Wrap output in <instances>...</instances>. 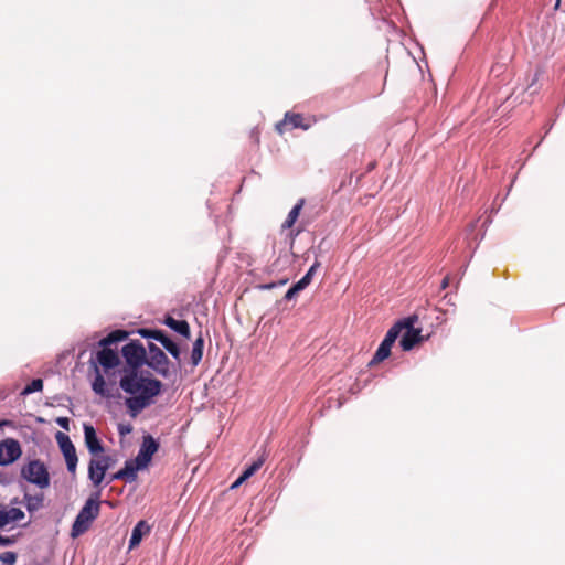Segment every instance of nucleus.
<instances>
[{"instance_id":"f257e3e1","label":"nucleus","mask_w":565,"mask_h":565,"mask_svg":"<svg viewBox=\"0 0 565 565\" xmlns=\"http://www.w3.org/2000/svg\"><path fill=\"white\" fill-rule=\"evenodd\" d=\"M120 388L129 394L125 405L131 418H136L145 408L153 403V397L160 394L162 383L145 376L139 370H125L119 381Z\"/></svg>"},{"instance_id":"f03ea898","label":"nucleus","mask_w":565,"mask_h":565,"mask_svg":"<svg viewBox=\"0 0 565 565\" xmlns=\"http://www.w3.org/2000/svg\"><path fill=\"white\" fill-rule=\"evenodd\" d=\"M127 338V331L115 330L99 341L102 349L96 353V361L105 371L114 369L120 363L118 353L111 350L109 347L116 342L124 341Z\"/></svg>"},{"instance_id":"7ed1b4c3","label":"nucleus","mask_w":565,"mask_h":565,"mask_svg":"<svg viewBox=\"0 0 565 565\" xmlns=\"http://www.w3.org/2000/svg\"><path fill=\"white\" fill-rule=\"evenodd\" d=\"M100 491L88 498L84 507L78 512L71 530L72 537H78L90 527L93 521L99 515Z\"/></svg>"},{"instance_id":"20e7f679","label":"nucleus","mask_w":565,"mask_h":565,"mask_svg":"<svg viewBox=\"0 0 565 565\" xmlns=\"http://www.w3.org/2000/svg\"><path fill=\"white\" fill-rule=\"evenodd\" d=\"M21 477L40 489L47 488L51 482L49 470L40 459L31 460L24 465L21 468Z\"/></svg>"},{"instance_id":"39448f33","label":"nucleus","mask_w":565,"mask_h":565,"mask_svg":"<svg viewBox=\"0 0 565 565\" xmlns=\"http://www.w3.org/2000/svg\"><path fill=\"white\" fill-rule=\"evenodd\" d=\"M145 364L162 377L167 379L170 376V361L168 356L152 342L148 344Z\"/></svg>"},{"instance_id":"423d86ee","label":"nucleus","mask_w":565,"mask_h":565,"mask_svg":"<svg viewBox=\"0 0 565 565\" xmlns=\"http://www.w3.org/2000/svg\"><path fill=\"white\" fill-rule=\"evenodd\" d=\"M115 463V459L107 455L94 456L88 463V478L95 487L103 482L106 471Z\"/></svg>"},{"instance_id":"0eeeda50","label":"nucleus","mask_w":565,"mask_h":565,"mask_svg":"<svg viewBox=\"0 0 565 565\" xmlns=\"http://www.w3.org/2000/svg\"><path fill=\"white\" fill-rule=\"evenodd\" d=\"M121 353L129 366L128 370H139L145 364L147 351L138 340H132L124 345Z\"/></svg>"},{"instance_id":"6e6552de","label":"nucleus","mask_w":565,"mask_h":565,"mask_svg":"<svg viewBox=\"0 0 565 565\" xmlns=\"http://www.w3.org/2000/svg\"><path fill=\"white\" fill-rule=\"evenodd\" d=\"M55 439L65 458L67 470L70 471V473L74 476L76 473V467L78 461L75 446L73 445L70 437L62 431L56 433Z\"/></svg>"},{"instance_id":"1a4fd4ad","label":"nucleus","mask_w":565,"mask_h":565,"mask_svg":"<svg viewBox=\"0 0 565 565\" xmlns=\"http://www.w3.org/2000/svg\"><path fill=\"white\" fill-rule=\"evenodd\" d=\"M138 333L146 339H154L178 361H180V348L162 330L139 329Z\"/></svg>"},{"instance_id":"9d476101","label":"nucleus","mask_w":565,"mask_h":565,"mask_svg":"<svg viewBox=\"0 0 565 565\" xmlns=\"http://www.w3.org/2000/svg\"><path fill=\"white\" fill-rule=\"evenodd\" d=\"M399 337V332L397 327H391L388 331L385 334V338L379 345L375 354L373 355L370 365H375L385 359H387L391 354V349L393 344L395 343L396 339Z\"/></svg>"},{"instance_id":"9b49d317","label":"nucleus","mask_w":565,"mask_h":565,"mask_svg":"<svg viewBox=\"0 0 565 565\" xmlns=\"http://www.w3.org/2000/svg\"><path fill=\"white\" fill-rule=\"evenodd\" d=\"M22 455L20 443L13 438L0 441V466H9Z\"/></svg>"},{"instance_id":"f8f14e48","label":"nucleus","mask_w":565,"mask_h":565,"mask_svg":"<svg viewBox=\"0 0 565 565\" xmlns=\"http://www.w3.org/2000/svg\"><path fill=\"white\" fill-rule=\"evenodd\" d=\"M288 126L292 129L300 128L302 130H308L312 126V122L307 120L301 114L287 111L284 119L278 121L275 128L279 135H282L287 130Z\"/></svg>"},{"instance_id":"ddd939ff","label":"nucleus","mask_w":565,"mask_h":565,"mask_svg":"<svg viewBox=\"0 0 565 565\" xmlns=\"http://www.w3.org/2000/svg\"><path fill=\"white\" fill-rule=\"evenodd\" d=\"M158 449L159 443L151 435L143 436L141 446L136 457L138 467L147 468L152 459V456L158 451Z\"/></svg>"},{"instance_id":"4468645a","label":"nucleus","mask_w":565,"mask_h":565,"mask_svg":"<svg viewBox=\"0 0 565 565\" xmlns=\"http://www.w3.org/2000/svg\"><path fill=\"white\" fill-rule=\"evenodd\" d=\"M84 438L88 451L93 455H99L104 451V447L97 437L96 430L92 425H84Z\"/></svg>"},{"instance_id":"2eb2a0df","label":"nucleus","mask_w":565,"mask_h":565,"mask_svg":"<svg viewBox=\"0 0 565 565\" xmlns=\"http://www.w3.org/2000/svg\"><path fill=\"white\" fill-rule=\"evenodd\" d=\"M405 333L402 335L399 345L403 351H411L416 344L424 341L420 329H405Z\"/></svg>"},{"instance_id":"dca6fc26","label":"nucleus","mask_w":565,"mask_h":565,"mask_svg":"<svg viewBox=\"0 0 565 565\" xmlns=\"http://www.w3.org/2000/svg\"><path fill=\"white\" fill-rule=\"evenodd\" d=\"M45 495L43 492H36L34 494L24 492L23 494V503L29 513H34L41 510L44 507Z\"/></svg>"},{"instance_id":"f3484780","label":"nucleus","mask_w":565,"mask_h":565,"mask_svg":"<svg viewBox=\"0 0 565 565\" xmlns=\"http://www.w3.org/2000/svg\"><path fill=\"white\" fill-rule=\"evenodd\" d=\"M150 530L151 527L146 521H139L132 529L131 536L129 539V548L132 550L138 546L143 535L149 534Z\"/></svg>"},{"instance_id":"a211bd4d","label":"nucleus","mask_w":565,"mask_h":565,"mask_svg":"<svg viewBox=\"0 0 565 565\" xmlns=\"http://www.w3.org/2000/svg\"><path fill=\"white\" fill-rule=\"evenodd\" d=\"M163 323L172 329L173 331L178 332L179 334L183 335L186 339H190L191 331L190 326L185 320H177L171 316H167L164 318Z\"/></svg>"},{"instance_id":"6ab92c4d","label":"nucleus","mask_w":565,"mask_h":565,"mask_svg":"<svg viewBox=\"0 0 565 565\" xmlns=\"http://www.w3.org/2000/svg\"><path fill=\"white\" fill-rule=\"evenodd\" d=\"M305 204V200L303 199H300L297 204L290 210L287 218L285 220V222L282 223L281 227L285 230V228H291L294 226V224L296 223V221L298 220L299 215H300V212H301V209Z\"/></svg>"},{"instance_id":"aec40b11","label":"nucleus","mask_w":565,"mask_h":565,"mask_svg":"<svg viewBox=\"0 0 565 565\" xmlns=\"http://www.w3.org/2000/svg\"><path fill=\"white\" fill-rule=\"evenodd\" d=\"M145 467H138V463L136 461H126L125 467L119 471L124 480L134 481L137 478V471Z\"/></svg>"},{"instance_id":"412c9836","label":"nucleus","mask_w":565,"mask_h":565,"mask_svg":"<svg viewBox=\"0 0 565 565\" xmlns=\"http://www.w3.org/2000/svg\"><path fill=\"white\" fill-rule=\"evenodd\" d=\"M203 348H204V340H203L202 335L200 334L193 342L192 352H191V362L194 366L198 365L202 360Z\"/></svg>"},{"instance_id":"4be33fe9","label":"nucleus","mask_w":565,"mask_h":565,"mask_svg":"<svg viewBox=\"0 0 565 565\" xmlns=\"http://www.w3.org/2000/svg\"><path fill=\"white\" fill-rule=\"evenodd\" d=\"M2 515L4 516V525H8L13 522H19L24 519V512L19 508H10L8 510H2Z\"/></svg>"},{"instance_id":"5701e85b","label":"nucleus","mask_w":565,"mask_h":565,"mask_svg":"<svg viewBox=\"0 0 565 565\" xmlns=\"http://www.w3.org/2000/svg\"><path fill=\"white\" fill-rule=\"evenodd\" d=\"M95 370H96V376L93 381L92 388L96 394H98L103 397L108 396V393L105 388V385H106L105 380H104L103 375L99 373V370L96 365H95Z\"/></svg>"},{"instance_id":"b1692460","label":"nucleus","mask_w":565,"mask_h":565,"mask_svg":"<svg viewBox=\"0 0 565 565\" xmlns=\"http://www.w3.org/2000/svg\"><path fill=\"white\" fill-rule=\"evenodd\" d=\"M419 317L417 313H413L408 316L407 318H404L402 320H398L396 323H394L393 327H397L398 332L401 333L404 329H416L415 324L418 322Z\"/></svg>"},{"instance_id":"393cba45","label":"nucleus","mask_w":565,"mask_h":565,"mask_svg":"<svg viewBox=\"0 0 565 565\" xmlns=\"http://www.w3.org/2000/svg\"><path fill=\"white\" fill-rule=\"evenodd\" d=\"M265 462V457H259L256 461H254L250 466H248L243 473L241 475V481H246L249 479L256 471L260 469V467Z\"/></svg>"},{"instance_id":"a878e982","label":"nucleus","mask_w":565,"mask_h":565,"mask_svg":"<svg viewBox=\"0 0 565 565\" xmlns=\"http://www.w3.org/2000/svg\"><path fill=\"white\" fill-rule=\"evenodd\" d=\"M43 388V381L41 379H34L28 384L21 392V395H29L34 392H40Z\"/></svg>"},{"instance_id":"bb28decb","label":"nucleus","mask_w":565,"mask_h":565,"mask_svg":"<svg viewBox=\"0 0 565 565\" xmlns=\"http://www.w3.org/2000/svg\"><path fill=\"white\" fill-rule=\"evenodd\" d=\"M18 555L14 552H3L0 554V562L2 565H14L17 562Z\"/></svg>"},{"instance_id":"cd10ccee","label":"nucleus","mask_w":565,"mask_h":565,"mask_svg":"<svg viewBox=\"0 0 565 565\" xmlns=\"http://www.w3.org/2000/svg\"><path fill=\"white\" fill-rule=\"evenodd\" d=\"M17 542L15 536L0 535V546H10Z\"/></svg>"},{"instance_id":"c85d7f7f","label":"nucleus","mask_w":565,"mask_h":565,"mask_svg":"<svg viewBox=\"0 0 565 565\" xmlns=\"http://www.w3.org/2000/svg\"><path fill=\"white\" fill-rule=\"evenodd\" d=\"M311 282V280H309V275H305L299 281H297L295 285L297 286V288L301 291L303 290Z\"/></svg>"},{"instance_id":"c756f323","label":"nucleus","mask_w":565,"mask_h":565,"mask_svg":"<svg viewBox=\"0 0 565 565\" xmlns=\"http://www.w3.org/2000/svg\"><path fill=\"white\" fill-rule=\"evenodd\" d=\"M287 282V279H284V280H280L278 282H271V284H265V285H259L258 288L262 289V290H269V289H273L275 288L276 286H282Z\"/></svg>"},{"instance_id":"7c9ffc66","label":"nucleus","mask_w":565,"mask_h":565,"mask_svg":"<svg viewBox=\"0 0 565 565\" xmlns=\"http://www.w3.org/2000/svg\"><path fill=\"white\" fill-rule=\"evenodd\" d=\"M56 424L65 430H70V419L67 417H57Z\"/></svg>"},{"instance_id":"2f4dec72","label":"nucleus","mask_w":565,"mask_h":565,"mask_svg":"<svg viewBox=\"0 0 565 565\" xmlns=\"http://www.w3.org/2000/svg\"><path fill=\"white\" fill-rule=\"evenodd\" d=\"M300 290L297 288L296 285H294L291 288H289L287 290V292L285 294V299L286 300H291Z\"/></svg>"},{"instance_id":"473e14b6","label":"nucleus","mask_w":565,"mask_h":565,"mask_svg":"<svg viewBox=\"0 0 565 565\" xmlns=\"http://www.w3.org/2000/svg\"><path fill=\"white\" fill-rule=\"evenodd\" d=\"M132 430V427L130 425H124V424H120L118 426V433L120 436H125V435H128L130 434Z\"/></svg>"},{"instance_id":"72a5a7b5","label":"nucleus","mask_w":565,"mask_h":565,"mask_svg":"<svg viewBox=\"0 0 565 565\" xmlns=\"http://www.w3.org/2000/svg\"><path fill=\"white\" fill-rule=\"evenodd\" d=\"M320 266V263L319 262H316L310 268L309 270L306 273V275H309V280L312 279V276L313 274L316 273L317 268Z\"/></svg>"},{"instance_id":"f704fd0d","label":"nucleus","mask_w":565,"mask_h":565,"mask_svg":"<svg viewBox=\"0 0 565 565\" xmlns=\"http://www.w3.org/2000/svg\"><path fill=\"white\" fill-rule=\"evenodd\" d=\"M320 266V263L319 262H316L310 268L309 270L306 273V275H309V280L312 279V276L313 274L316 273L317 268Z\"/></svg>"},{"instance_id":"c9c22d12","label":"nucleus","mask_w":565,"mask_h":565,"mask_svg":"<svg viewBox=\"0 0 565 565\" xmlns=\"http://www.w3.org/2000/svg\"><path fill=\"white\" fill-rule=\"evenodd\" d=\"M449 284H450V277L447 275L441 280L440 288L446 289L449 286Z\"/></svg>"},{"instance_id":"e433bc0d","label":"nucleus","mask_w":565,"mask_h":565,"mask_svg":"<svg viewBox=\"0 0 565 565\" xmlns=\"http://www.w3.org/2000/svg\"><path fill=\"white\" fill-rule=\"evenodd\" d=\"M114 480H124L122 477H121V473L120 471H117L116 473H114L110 479H109V482L114 481Z\"/></svg>"},{"instance_id":"4c0bfd02","label":"nucleus","mask_w":565,"mask_h":565,"mask_svg":"<svg viewBox=\"0 0 565 565\" xmlns=\"http://www.w3.org/2000/svg\"><path fill=\"white\" fill-rule=\"evenodd\" d=\"M252 137L254 138L255 143L258 146L259 145V134H258V131H252Z\"/></svg>"},{"instance_id":"58836bf2","label":"nucleus","mask_w":565,"mask_h":565,"mask_svg":"<svg viewBox=\"0 0 565 565\" xmlns=\"http://www.w3.org/2000/svg\"><path fill=\"white\" fill-rule=\"evenodd\" d=\"M244 481H241V476L238 477V479L232 484V489H235L237 488L238 486H241Z\"/></svg>"},{"instance_id":"ea45409f","label":"nucleus","mask_w":565,"mask_h":565,"mask_svg":"<svg viewBox=\"0 0 565 565\" xmlns=\"http://www.w3.org/2000/svg\"><path fill=\"white\" fill-rule=\"evenodd\" d=\"M4 516L2 515V509H0V529L4 527Z\"/></svg>"},{"instance_id":"a19ab883","label":"nucleus","mask_w":565,"mask_h":565,"mask_svg":"<svg viewBox=\"0 0 565 565\" xmlns=\"http://www.w3.org/2000/svg\"><path fill=\"white\" fill-rule=\"evenodd\" d=\"M376 163L373 161V162H370L369 166H367V171H371L375 168Z\"/></svg>"},{"instance_id":"79ce46f5","label":"nucleus","mask_w":565,"mask_h":565,"mask_svg":"<svg viewBox=\"0 0 565 565\" xmlns=\"http://www.w3.org/2000/svg\"><path fill=\"white\" fill-rule=\"evenodd\" d=\"M9 424H10V422H8V420L0 422V427L3 425H9Z\"/></svg>"}]
</instances>
